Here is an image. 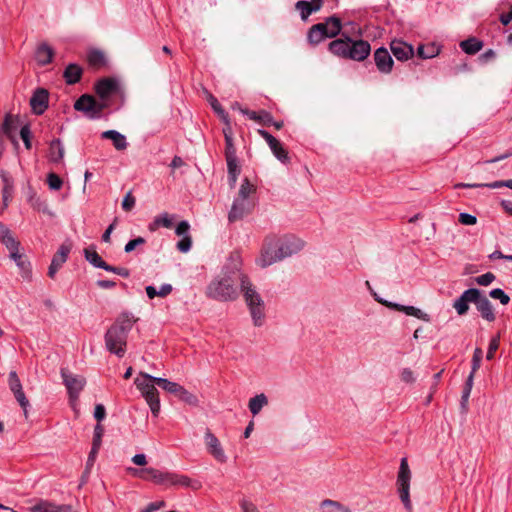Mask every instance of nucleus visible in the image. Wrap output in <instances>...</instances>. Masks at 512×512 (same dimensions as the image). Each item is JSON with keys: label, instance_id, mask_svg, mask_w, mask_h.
I'll use <instances>...</instances> for the list:
<instances>
[{"label": "nucleus", "instance_id": "a878e982", "mask_svg": "<svg viewBox=\"0 0 512 512\" xmlns=\"http://www.w3.org/2000/svg\"><path fill=\"white\" fill-rule=\"evenodd\" d=\"M235 106L238 107V110L243 114V115H246L249 119L253 120V121H256L260 124H263V125H270V123H272V115L265 111V110H261L260 112H256V111H251V110H248V109H245V108H241L238 104H236Z\"/></svg>", "mask_w": 512, "mask_h": 512}, {"label": "nucleus", "instance_id": "58836bf2", "mask_svg": "<svg viewBox=\"0 0 512 512\" xmlns=\"http://www.w3.org/2000/svg\"><path fill=\"white\" fill-rule=\"evenodd\" d=\"M323 512H351V510L338 501L325 499L320 504Z\"/></svg>", "mask_w": 512, "mask_h": 512}, {"label": "nucleus", "instance_id": "79ce46f5", "mask_svg": "<svg viewBox=\"0 0 512 512\" xmlns=\"http://www.w3.org/2000/svg\"><path fill=\"white\" fill-rule=\"evenodd\" d=\"M295 7L300 12L303 20H306L312 13L317 12V7H312L310 2L305 0L298 1Z\"/></svg>", "mask_w": 512, "mask_h": 512}, {"label": "nucleus", "instance_id": "5701e85b", "mask_svg": "<svg viewBox=\"0 0 512 512\" xmlns=\"http://www.w3.org/2000/svg\"><path fill=\"white\" fill-rule=\"evenodd\" d=\"M30 105L34 113H44L48 107V92L45 89H37L30 99Z\"/></svg>", "mask_w": 512, "mask_h": 512}, {"label": "nucleus", "instance_id": "aec40b11", "mask_svg": "<svg viewBox=\"0 0 512 512\" xmlns=\"http://www.w3.org/2000/svg\"><path fill=\"white\" fill-rule=\"evenodd\" d=\"M118 90V83L113 78L100 79L95 84V92L101 99H107Z\"/></svg>", "mask_w": 512, "mask_h": 512}, {"label": "nucleus", "instance_id": "680f3d73", "mask_svg": "<svg viewBox=\"0 0 512 512\" xmlns=\"http://www.w3.org/2000/svg\"><path fill=\"white\" fill-rule=\"evenodd\" d=\"M145 239L143 237H137L135 239H132L130 240L126 245H125V252L126 253H130L132 252L137 246L139 245H143L145 243Z\"/></svg>", "mask_w": 512, "mask_h": 512}, {"label": "nucleus", "instance_id": "f3484780", "mask_svg": "<svg viewBox=\"0 0 512 512\" xmlns=\"http://www.w3.org/2000/svg\"><path fill=\"white\" fill-rule=\"evenodd\" d=\"M205 443L208 452L219 462L224 463L227 460L225 452L218 438L210 431L205 433Z\"/></svg>", "mask_w": 512, "mask_h": 512}, {"label": "nucleus", "instance_id": "ddd939ff", "mask_svg": "<svg viewBox=\"0 0 512 512\" xmlns=\"http://www.w3.org/2000/svg\"><path fill=\"white\" fill-rule=\"evenodd\" d=\"M258 134L265 139L268 146L270 147L274 156L281 161L282 163H288L290 158L288 156L287 150L283 147V145L268 131L259 129Z\"/></svg>", "mask_w": 512, "mask_h": 512}, {"label": "nucleus", "instance_id": "774afa93", "mask_svg": "<svg viewBox=\"0 0 512 512\" xmlns=\"http://www.w3.org/2000/svg\"><path fill=\"white\" fill-rule=\"evenodd\" d=\"M190 229V225L187 221H181L176 229H175V233L178 235V236H185V235H189L188 234V231Z\"/></svg>", "mask_w": 512, "mask_h": 512}, {"label": "nucleus", "instance_id": "393cba45", "mask_svg": "<svg viewBox=\"0 0 512 512\" xmlns=\"http://www.w3.org/2000/svg\"><path fill=\"white\" fill-rule=\"evenodd\" d=\"M387 306L391 307L397 311L403 312L408 316L416 317L425 322L430 321V316L427 313L421 311L419 308H416L414 306H405V305H401V304H397V303H389V304H387Z\"/></svg>", "mask_w": 512, "mask_h": 512}, {"label": "nucleus", "instance_id": "423d86ee", "mask_svg": "<svg viewBox=\"0 0 512 512\" xmlns=\"http://www.w3.org/2000/svg\"><path fill=\"white\" fill-rule=\"evenodd\" d=\"M157 377L151 376L147 373H140V375L135 379V385L137 389L141 392L142 396L145 398L147 404L150 407V410L154 417H157L160 413V399L159 393L156 389V382L154 379Z\"/></svg>", "mask_w": 512, "mask_h": 512}, {"label": "nucleus", "instance_id": "052dcab7", "mask_svg": "<svg viewBox=\"0 0 512 512\" xmlns=\"http://www.w3.org/2000/svg\"><path fill=\"white\" fill-rule=\"evenodd\" d=\"M458 221L462 225H475L477 223V218L474 215L468 213H460Z\"/></svg>", "mask_w": 512, "mask_h": 512}, {"label": "nucleus", "instance_id": "1a4fd4ad", "mask_svg": "<svg viewBox=\"0 0 512 512\" xmlns=\"http://www.w3.org/2000/svg\"><path fill=\"white\" fill-rule=\"evenodd\" d=\"M159 485L165 487H186L193 490H198L201 487V483L198 480L191 479L190 477L179 474L176 472L165 471Z\"/></svg>", "mask_w": 512, "mask_h": 512}, {"label": "nucleus", "instance_id": "b1692460", "mask_svg": "<svg viewBox=\"0 0 512 512\" xmlns=\"http://www.w3.org/2000/svg\"><path fill=\"white\" fill-rule=\"evenodd\" d=\"M0 242L7 248L8 251L15 250V247H20L21 245L9 227L3 222H0Z\"/></svg>", "mask_w": 512, "mask_h": 512}, {"label": "nucleus", "instance_id": "473e14b6", "mask_svg": "<svg viewBox=\"0 0 512 512\" xmlns=\"http://www.w3.org/2000/svg\"><path fill=\"white\" fill-rule=\"evenodd\" d=\"M82 72V68L79 65L69 64L64 70L63 77L67 84L73 85L80 81Z\"/></svg>", "mask_w": 512, "mask_h": 512}, {"label": "nucleus", "instance_id": "9d476101", "mask_svg": "<svg viewBox=\"0 0 512 512\" xmlns=\"http://www.w3.org/2000/svg\"><path fill=\"white\" fill-rule=\"evenodd\" d=\"M277 237L276 236H268L265 238L261 254L257 259V264L265 268L267 266L272 265L273 263L280 261V255L278 253V249L276 247Z\"/></svg>", "mask_w": 512, "mask_h": 512}, {"label": "nucleus", "instance_id": "8fccbe9b", "mask_svg": "<svg viewBox=\"0 0 512 512\" xmlns=\"http://www.w3.org/2000/svg\"><path fill=\"white\" fill-rule=\"evenodd\" d=\"M103 434H104V427L100 423H97L94 428L93 441H92L93 447H97V448L101 447Z\"/></svg>", "mask_w": 512, "mask_h": 512}, {"label": "nucleus", "instance_id": "0eeeda50", "mask_svg": "<svg viewBox=\"0 0 512 512\" xmlns=\"http://www.w3.org/2000/svg\"><path fill=\"white\" fill-rule=\"evenodd\" d=\"M410 482L411 471L407 458H402L397 475L396 486L400 500L408 512H412V503L410 500Z\"/></svg>", "mask_w": 512, "mask_h": 512}, {"label": "nucleus", "instance_id": "dca6fc26", "mask_svg": "<svg viewBox=\"0 0 512 512\" xmlns=\"http://www.w3.org/2000/svg\"><path fill=\"white\" fill-rule=\"evenodd\" d=\"M71 251L70 244H62L57 252L54 254L51 264L48 268V276L50 278H55L56 273L62 267V265L67 261L68 255Z\"/></svg>", "mask_w": 512, "mask_h": 512}, {"label": "nucleus", "instance_id": "a211bd4d", "mask_svg": "<svg viewBox=\"0 0 512 512\" xmlns=\"http://www.w3.org/2000/svg\"><path fill=\"white\" fill-rule=\"evenodd\" d=\"M127 472L134 477H138V478H140L142 480H146V481H152L158 485L161 483V480H162V477L164 474L163 471H160V470L152 468V467L142 468V469L128 467Z\"/></svg>", "mask_w": 512, "mask_h": 512}, {"label": "nucleus", "instance_id": "4c0bfd02", "mask_svg": "<svg viewBox=\"0 0 512 512\" xmlns=\"http://www.w3.org/2000/svg\"><path fill=\"white\" fill-rule=\"evenodd\" d=\"M223 134L225 138V158L237 157L232 128H223Z\"/></svg>", "mask_w": 512, "mask_h": 512}, {"label": "nucleus", "instance_id": "bf43d9fd", "mask_svg": "<svg viewBox=\"0 0 512 512\" xmlns=\"http://www.w3.org/2000/svg\"><path fill=\"white\" fill-rule=\"evenodd\" d=\"M498 348H499V337L498 336L493 337L489 343L488 351L486 354V359L492 360L494 358V354Z\"/></svg>", "mask_w": 512, "mask_h": 512}, {"label": "nucleus", "instance_id": "6e6d98bb", "mask_svg": "<svg viewBox=\"0 0 512 512\" xmlns=\"http://www.w3.org/2000/svg\"><path fill=\"white\" fill-rule=\"evenodd\" d=\"M483 358V350L481 348H476L472 357V369L471 372H475L480 368L481 361Z\"/></svg>", "mask_w": 512, "mask_h": 512}, {"label": "nucleus", "instance_id": "e2e57ef3", "mask_svg": "<svg viewBox=\"0 0 512 512\" xmlns=\"http://www.w3.org/2000/svg\"><path fill=\"white\" fill-rule=\"evenodd\" d=\"M105 271L115 273V274L120 275V276H122L124 278H127L130 275V271L127 268H125V267H115V266H112V265H108Z\"/></svg>", "mask_w": 512, "mask_h": 512}, {"label": "nucleus", "instance_id": "412c9836", "mask_svg": "<svg viewBox=\"0 0 512 512\" xmlns=\"http://www.w3.org/2000/svg\"><path fill=\"white\" fill-rule=\"evenodd\" d=\"M475 306L483 319H485L488 322L495 321L496 315L494 313L493 306L491 302L488 300V298L481 294L480 290L477 297V301H475Z\"/></svg>", "mask_w": 512, "mask_h": 512}, {"label": "nucleus", "instance_id": "de8ad7c7", "mask_svg": "<svg viewBox=\"0 0 512 512\" xmlns=\"http://www.w3.org/2000/svg\"><path fill=\"white\" fill-rule=\"evenodd\" d=\"M489 296L493 299L499 300L503 305H507L510 302V297L500 288L492 289L489 292Z\"/></svg>", "mask_w": 512, "mask_h": 512}, {"label": "nucleus", "instance_id": "4d7b16f0", "mask_svg": "<svg viewBox=\"0 0 512 512\" xmlns=\"http://www.w3.org/2000/svg\"><path fill=\"white\" fill-rule=\"evenodd\" d=\"M192 246V238L190 235H185L183 238L178 241L177 249L182 253H187Z\"/></svg>", "mask_w": 512, "mask_h": 512}, {"label": "nucleus", "instance_id": "4be33fe9", "mask_svg": "<svg viewBox=\"0 0 512 512\" xmlns=\"http://www.w3.org/2000/svg\"><path fill=\"white\" fill-rule=\"evenodd\" d=\"M9 257L15 262L20 269L21 275L25 279L31 278V265L26 257L20 253V247H15V250L9 251Z\"/></svg>", "mask_w": 512, "mask_h": 512}, {"label": "nucleus", "instance_id": "5fc2aeb1", "mask_svg": "<svg viewBox=\"0 0 512 512\" xmlns=\"http://www.w3.org/2000/svg\"><path fill=\"white\" fill-rule=\"evenodd\" d=\"M20 137H21L22 141L24 142L25 148L28 150L31 149V147H32L31 130L28 125H24L21 127Z\"/></svg>", "mask_w": 512, "mask_h": 512}, {"label": "nucleus", "instance_id": "c9c22d12", "mask_svg": "<svg viewBox=\"0 0 512 512\" xmlns=\"http://www.w3.org/2000/svg\"><path fill=\"white\" fill-rule=\"evenodd\" d=\"M2 180H3L2 200H3V208L5 209L8 207L9 202L12 199L14 185H13L12 179L4 173L2 174Z\"/></svg>", "mask_w": 512, "mask_h": 512}, {"label": "nucleus", "instance_id": "6ab92c4d", "mask_svg": "<svg viewBox=\"0 0 512 512\" xmlns=\"http://www.w3.org/2000/svg\"><path fill=\"white\" fill-rule=\"evenodd\" d=\"M390 50L394 57L399 61H407L414 55L413 47L398 39H394L390 43Z\"/></svg>", "mask_w": 512, "mask_h": 512}, {"label": "nucleus", "instance_id": "4468645a", "mask_svg": "<svg viewBox=\"0 0 512 512\" xmlns=\"http://www.w3.org/2000/svg\"><path fill=\"white\" fill-rule=\"evenodd\" d=\"M479 294V289L470 288L465 290L459 298H457L453 307L455 308L458 315H465L469 310V303H474L477 301V297Z\"/></svg>", "mask_w": 512, "mask_h": 512}, {"label": "nucleus", "instance_id": "338daca9", "mask_svg": "<svg viewBox=\"0 0 512 512\" xmlns=\"http://www.w3.org/2000/svg\"><path fill=\"white\" fill-rule=\"evenodd\" d=\"M242 512H259L257 507L249 500L242 499L240 501Z\"/></svg>", "mask_w": 512, "mask_h": 512}, {"label": "nucleus", "instance_id": "39448f33", "mask_svg": "<svg viewBox=\"0 0 512 512\" xmlns=\"http://www.w3.org/2000/svg\"><path fill=\"white\" fill-rule=\"evenodd\" d=\"M243 296L250 311L254 326L260 327L265 321V304L252 282L244 281Z\"/></svg>", "mask_w": 512, "mask_h": 512}, {"label": "nucleus", "instance_id": "a18cd8bd", "mask_svg": "<svg viewBox=\"0 0 512 512\" xmlns=\"http://www.w3.org/2000/svg\"><path fill=\"white\" fill-rule=\"evenodd\" d=\"M175 396H177L180 400H182L188 404H191V405H194L197 403L196 396L193 395L192 393H190L187 389H185L181 385H180L179 390Z\"/></svg>", "mask_w": 512, "mask_h": 512}, {"label": "nucleus", "instance_id": "2f4dec72", "mask_svg": "<svg viewBox=\"0 0 512 512\" xmlns=\"http://www.w3.org/2000/svg\"><path fill=\"white\" fill-rule=\"evenodd\" d=\"M227 163L228 171V182L231 188L236 184L237 178L241 172L240 166L238 165L237 157L225 158Z\"/></svg>", "mask_w": 512, "mask_h": 512}, {"label": "nucleus", "instance_id": "f704fd0d", "mask_svg": "<svg viewBox=\"0 0 512 512\" xmlns=\"http://www.w3.org/2000/svg\"><path fill=\"white\" fill-rule=\"evenodd\" d=\"M173 216L168 213H162L154 218V220L149 224L148 229L151 232L156 231L160 227L171 228L173 225Z\"/></svg>", "mask_w": 512, "mask_h": 512}, {"label": "nucleus", "instance_id": "2eb2a0df", "mask_svg": "<svg viewBox=\"0 0 512 512\" xmlns=\"http://www.w3.org/2000/svg\"><path fill=\"white\" fill-rule=\"evenodd\" d=\"M374 62L379 72L389 74L392 72L394 61L389 51L380 47L374 52Z\"/></svg>", "mask_w": 512, "mask_h": 512}, {"label": "nucleus", "instance_id": "72a5a7b5", "mask_svg": "<svg viewBox=\"0 0 512 512\" xmlns=\"http://www.w3.org/2000/svg\"><path fill=\"white\" fill-rule=\"evenodd\" d=\"M460 48L468 55H474L483 48V42L476 37H470L460 42Z\"/></svg>", "mask_w": 512, "mask_h": 512}, {"label": "nucleus", "instance_id": "69168bd1", "mask_svg": "<svg viewBox=\"0 0 512 512\" xmlns=\"http://www.w3.org/2000/svg\"><path fill=\"white\" fill-rule=\"evenodd\" d=\"M400 378L405 383H413L415 381L414 373L410 368H404L401 371Z\"/></svg>", "mask_w": 512, "mask_h": 512}, {"label": "nucleus", "instance_id": "9b49d317", "mask_svg": "<svg viewBox=\"0 0 512 512\" xmlns=\"http://www.w3.org/2000/svg\"><path fill=\"white\" fill-rule=\"evenodd\" d=\"M61 376L63 383L68 391L71 401H77L78 397L83 390L86 380L83 376L70 373L67 369H61Z\"/></svg>", "mask_w": 512, "mask_h": 512}, {"label": "nucleus", "instance_id": "20e7f679", "mask_svg": "<svg viewBox=\"0 0 512 512\" xmlns=\"http://www.w3.org/2000/svg\"><path fill=\"white\" fill-rule=\"evenodd\" d=\"M256 187L245 178L238 191L237 196L234 198L231 209L228 213V220L230 223L241 220L246 215L250 214L255 206L254 194Z\"/></svg>", "mask_w": 512, "mask_h": 512}, {"label": "nucleus", "instance_id": "f8f14e48", "mask_svg": "<svg viewBox=\"0 0 512 512\" xmlns=\"http://www.w3.org/2000/svg\"><path fill=\"white\" fill-rule=\"evenodd\" d=\"M276 247L278 249L280 259L282 260L300 251L303 248V242L293 236L281 239L277 238Z\"/></svg>", "mask_w": 512, "mask_h": 512}, {"label": "nucleus", "instance_id": "09e8293b", "mask_svg": "<svg viewBox=\"0 0 512 512\" xmlns=\"http://www.w3.org/2000/svg\"><path fill=\"white\" fill-rule=\"evenodd\" d=\"M47 183L51 190H56V191L60 190L63 185L62 179L55 173L48 174Z\"/></svg>", "mask_w": 512, "mask_h": 512}, {"label": "nucleus", "instance_id": "3c124183", "mask_svg": "<svg viewBox=\"0 0 512 512\" xmlns=\"http://www.w3.org/2000/svg\"><path fill=\"white\" fill-rule=\"evenodd\" d=\"M8 385L11 392L22 389L21 381L16 373V371H11L8 376Z\"/></svg>", "mask_w": 512, "mask_h": 512}, {"label": "nucleus", "instance_id": "13d9d810", "mask_svg": "<svg viewBox=\"0 0 512 512\" xmlns=\"http://www.w3.org/2000/svg\"><path fill=\"white\" fill-rule=\"evenodd\" d=\"M136 203L135 197L132 195L131 192H128L122 201V208L124 211L129 212L131 211Z\"/></svg>", "mask_w": 512, "mask_h": 512}, {"label": "nucleus", "instance_id": "c756f323", "mask_svg": "<svg viewBox=\"0 0 512 512\" xmlns=\"http://www.w3.org/2000/svg\"><path fill=\"white\" fill-rule=\"evenodd\" d=\"M103 139H109L113 142L117 150H125L127 148V141L124 135L116 130H107L101 134Z\"/></svg>", "mask_w": 512, "mask_h": 512}, {"label": "nucleus", "instance_id": "ea45409f", "mask_svg": "<svg viewBox=\"0 0 512 512\" xmlns=\"http://www.w3.org/2000/svg\"><path fill=\"white\" fill-rule=\"evenodd\" d=\"M440 52V48L434 43L420 45L417 48V55L422 59H430L436 57Z\"/></svg>", "mask_w": 512, "mask_h": 512}, {"label": "nucleus", "instance_id": "37998d69", "mask_svg": "<svg viewBox=\"0 0 512 512\" xmlns=\"http://www.w3.org/2000/svg\"><path fill=\"white\" fill-rule=\"evenodd\" d=\"M88 63L94 68H100L105 64V57L101 51L93 50L90 51L88 56Z\"/></svg>", "mask_w": 512, "mask_h": 512}, {"label": "nucleus", "instance_id": "a19ab883", "mask_svg": "<svg viewBox=\"0 0 512 512\" xmlns=\"http://www.w3.org/2000/svg\"><path fill=\"white\" fill-rule=\"evenodd\" d=\"M154 381L156 382L157 386H159L161 389L173 395L177 394L180 387V384L176 382H171L165 378L157 377L156 379H154Z\"/></svg>", "mask_w": 512, "mask_h": 512}, {"label": "nucleus", "instance_id": "49530a36", "mask_svg": "<svg viewBox=\"0 0 512 512\" xmlns=\"http://www.w3.org/2000/svg\"><path fill=\"white\" fill-rule=\"evenodd\" d=\"M12 393L14 394V397L17 400V402L19 403V405L22 407V409L24 411L25 418H27L28 417L27 408L29 406V401H28V399L25 396L23 388L20 389V390L14 391Z\"/></svg>", "mask_w": 512, "mask_h": 512}, {"label": "nucleus", "instance_id": "6e6552de", "mask_svg": "<svg viewBox=\"0 0 512 512\" xmlns=\"http://www.w3.org/2000/svg\"><path fill=\"white\" fill-rule=\"evenodd\" d=\"M105 106L104 103L98 102L93 96L88 94L80 96L74 103L76 111L83 112L91 119L100 118Z\"/></svg>", "mask_w": 512, "mask_h": 512}, {"label": "nucleus", "instance_id": "f03ea898", "mask_svg": "<svg viewBox=\"0 0 512 512\" xmlns=\"http://www.w3.org/2000/svg\"><path fill=\"white\" fill-rule=\"evenodd\" d=\"M238 255L231 256L230 264L226 265L222 275L213 279L206 288V296L221 302L234 301L238 298L237 287L243 293L244 281L251 282L241 269Z\"/></svg>", "mask_w": 512, "mask_h": 512}, {"label": "nucleus", "instance_id": "7c9ffc66", "mask_svg": "<svg viewBox=\"0 0 512 512\" xmlns=\"http://www.w3.org/2000/svg\"><path fill=\"white\" fill-rule=\"evenodd\" d=\"M84 257L91 265L96 268L106 270L107 266L109 265L97 253L94 246L84 249Z\"/></svg>", "mask_w": 512, "mask_h": 512}, {"label": "nucleus", "instance_id": "864d4df0", "mask_svg": "<svg viewBox=\"0 0 512 512\" xmlns=\"http://www.w3.org/2000/svg\"><path fill=\"white\" fill-rule=\"evenodd\" d=\"M495 275L492 272H487L483 275L474 278V282L480 286H488L495 280Z\"/></svg>", "mask_w": 512, "mask_h": 512}, {"label": "nucleus", "instance_id": "cd10ccee", "mask_svg": "<svg viewBox=\"0 0 512 512\" xmlns=\"http://www.w3.org/2000/svg\"><path fill=\"white\" fill-rule=\"evenodd\" d=\"M64 147L60 139H54L49 144L48 149V160L52 163H60L64 158Z\"/></svg>", "mask_w": 512, "mask_h": 512}, {"label": "nucleus", "instance_id": "7ed1b4c3", "mask_svg": "<svg viewBox=\"0 0 512 512\" xmlns=\"http://www.w3.org/2000/svg\"><path fill=\"white\" fill-rule=\"evenodd\" d=\"M136 319L132 314L122 313L105 333L107 350L122 358L126 353L127 338Z\"/></svg>", "mask_w": 512, "mask_h": 512}, {"label": "nucleus", "instance_id": "bb28decb", "mask_svg": "<svg viewBox=\"0 0 512 512\" xmlns=\"http://www.w3.org/2000/svg\"><path fill=\"white\" fill-rule=\"evenodd\" d=\"M326 38H328V36L322 24L317 23L309 28L307 33V40L310 45L316 46Z\"/></svg>", "mask_w": 512, "mask_h": 512}, {"label": "nucleus", "instance_id": "e433bc0d", "mask_svg": "<svg viewBox=\"0 0 512 512\" xmlns=\"http://www.w3.org/2000/svg\"><path fill=\"white\" fill-rule=\"evenodd\" d=\"M268 404V399L265 394L261 393L249 400L248 407L250 412L255 416L257 415L264 406Z\"/></svg>", "mask_w": 512, "mask_h": 512}, {"label": "nucleus", "instance_id": "f257e3e1", "mask_svg": "<svg viewBox=\"0 0 512 512\" xmlns=\"http://www.w3.org/2000/svg\"><path fill=\"white\" fill-rule=\"evenodd\" d=\"M328 38H340L332 40L328 44V51L336 57L353 60L357 62L364 61L371 53V45L368 41L363 40L362 30L360 27L350 34L346 30L342 31L343 24L339 17L333 15L321 22Z\"/></svg>", "mask_w": 512, "mask_h": 512}, {"label": "nucleus", "instance_id": "c03bdc74", "mask_svg": "<svg viewBox=\"0 0 512 512\" xmlns=\"http://www.w3.org/2000/svg\"><path fill=\"white\" fill-rule=\"evenodd\" d=\"M477 187H488L490 189H496L505 187L504 180L501 181H495L492 183H486V184H469V183H457L454 188H477Z\"/></svg>", "mask_w": 512, "mask_h": 512}, {"label": "nucleus", "instance_id": "c85d7f7f", "mask_svg": "<svg viewBox=\"0 0 512 512\" xmlns=\"http://www.w3.org/2000/svg\"><path fill=\"white\" fill-rule=\"evenodd\" d=\"M53 56L54 50L46 43L40 44L37 47L35 59L39 65L44 66L49 64L52 61Z\"/></svg>", "mask_w": 512, "mask_h": 512}, {"label": "nucleus", "instance_id": "0e129e2a", "mask_svg": "<svg viewBox=\"0 0 512 512\" xmlns=\"http://www.w3.org/2000/svg\"><path fill=\"white\" fill-rule=\"evenodd\" d=\"M99 450H100V448L93 447V446L91 447V451L88 455V459L86 462V470L87 471H89L92 468V466L94 465Z\"/></svg>", "mask_w": 512, "mask_h": 512}, {"label": "nucleus", "instance_id": "603ef678", "mask_svg": "<svg viewBox=\"0 0 512 512\" xmlns=\"http://www.w3.org/2000/svg\"><path fill=\"white\" fill-rule=\"evenodd\" d=\"M52 508H53L52 503L45 501V500H41L34 506L30 507L29 511L30 512H52Z\"/></svg>", "mask_w": 512, "mask_h": 512}]
</instances>
